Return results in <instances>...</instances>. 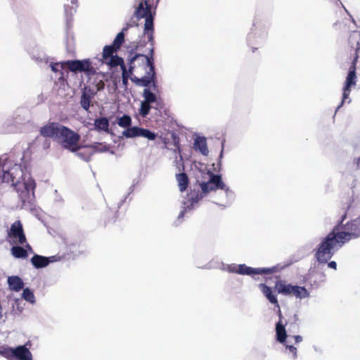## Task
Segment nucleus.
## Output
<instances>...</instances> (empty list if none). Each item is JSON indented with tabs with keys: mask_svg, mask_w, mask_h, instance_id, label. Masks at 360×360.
Wrapping results in <instances>:
<instances>
[{
	"mask_svg": "<svg viewBox=\"0 0 360 360\" xmlns=\"http://www.w3.org/2000/svg\"><path fill=\"white\" fill-rule=\"evenodd\" d=\"M97 86H98V87H97V90H98V91H100V90H101V89H103L104 88L105 84H104V82H103V81H101H101L98 82V85H97Z\"/></svg>",
	"mask_w": 360,
	"mask_h": 360,
	"instance_id": "obj_41",
	"label": "nucleus"
},
{
	"mask_svg": "<svg viewBox=\"0 0 360 360\" xmlns=\"http://www.w3.org/2000/svg\"><path fill=\"white\" fill-rule=\"evenodd\" d=\"M51 262H53V260L51 259L50 257H46L39 255H34L31 258L32 265L37 269L44 268L48 266Z\"/></svg>",
	"mask_w": 360,
	"mask_h": 360,
	"instance_id": "obj_18",
	"label": "nucleus"
},
{
	"mask_svg": "<svg viewBox=\"0 0 360 360\" xmlns=\"http://www.w3.org/2000/svg\"><path fill=\"white\" fill-rule=\"evenodd\" d=\"M129 74H131L129 71L127 70V68L122 70V84L127 87L128 84V79L129 77Z\"/></svg>",
	"mask_w": 360,
	"mask_h": 360,
	"instance_id": "obj_35",
	"label": "nucleus"
},
{
	"mask_svg": "<svg viewBox=\"0 0 360 360\" xmlns=\"http://www.w3.org/2000/svg\"><path fill=\"white\" fill-rule=\"evenodd\" d=\"M11 253L15 258H26L28 255L27 250L19 245L13 246Z\"/></svg>",
	"mask_w": 360,
	"mask_h": 360,
	"instance_id": "obj_25",
	"label": "nucleus"
},
{
	"mask_svg": "<svg viewBox=\"0 0 360 360\" xmlns=\"http://www.w3.org/2000/svg\"><path fill=\"white\" fill-rule=\"evenodd\" d=\"M143 96L144 97V101L150 104L155 102L157 100L156 95L150 91L148 89H145L143 90Z\"/></svg>",
	"mask_w": 360,
	"mask_h": 360,
	"instance_id": "obj_27",
	"label": "nucleus"
},
{
	"mask_svg": "<svg viewBox=\"0 0 360 360\" xmlns=\"http://www.w3.org/2000/svg\"><path fill=\"white\" fill-rule=\"evenodd\" d=\"M2 318V314H1V306H0V320Z\"/></svg>",
	"mask_w": 360,
	"mask_h": 360,
	"instance_id": "obj_45",
	"label": "nucleus"
},
{
	"mask_svg": "<svg viewBox=\"0 0 360 360\" xmlns=\"http://www.w3.org/2000/svg\"><path fill=\"white\" fill-rule=\"evenodd\" d=\"M134 58V56H132L130 59H129V72L130 73H132V72L134 71V70L137 67V66H143V68L146 70H148V67H146L144 66L142 63H141V60H132L133 58Z\"/></svg>",
	"mask_w": 360,
	"mask_h": 360,
	"instance_id": "obj_30",
	"label": "nucleus"
},
{
	"mask_svg": "<svg viewBox=\"0 0 360 360\" xmlns=\"http://www.w3.org/2000/svg\"><path fill=\"white\" fill-rule=\"evenodd\" d=\"M298 285H292L290 284H285L281 280L276 281L275 283V288L278 293L282 294L285 296H292L295 293V288Z\"/></svg>",
	"mask_w": 360,
	"mask_h": 360,
	"instance_id": "obj_15",
	"label": "nucleus"
},
{
	"mask_svg": "<svg viewBox=\"0 0 360 360\" xmlns=\"http://www.w3.org/2000/svg\"><path fill=\"white\" fill-rule=\"evenodd\" d=\"M65 65L71 72H84L88 75L95 73V70L92 67L89 59H85L82 60H68L65 63Z\"/></svg>",
	"mask_w": 360,
	"mask_h": 360,
	"instance_id": "obj_9",
	"label": "nucleus"
},
{
	"mask_svg": "<svg viewBox=\"0 0 360 360\" xmlns=\"http://www.w3.org/2000/svg\"><path fill=\"white\" fill-rule=\"evenodd\" d=\"M59 67L63 68V64L60 65L58 63H53L51 65V70L53 72H57L60 71Z\"/></svg>",
	"mask_w": 360,
	"mask_h": 360,
	"instance_id": "obj_37",
	"label": "nucleus"
},
{
	"mask_svg": "<svg viewBox=\"0 0 360 360\" xmlns=\"http://www.w3.org/2000/svg\"><path fill=\"white\" fill-rule=\"evenodd\" d=\"M148 1H140L136 8L134 15L138 18H145L144 34L147 36L150 46H154V17L151 12V6L148 4Z\"/></svg>",
	"mask_w": 360,
	"mask_h": 360,
	"instance_id": "obj_4",
	"label": "nucleus"
},
{
	"mask_svg": "<svg viewBox=\"0 0 360 360\" xmlns=\"http://www.w3.org/2000/svg\"><path fill=\"white\" fill-rule=\"evenodd\" d=\"M292 296H295L296 298L302 299L308 297L309 293L304 287L297 286V288H295V291Z\"/></svg>",
	"mask_w": 360,
	"mask_h": 360,
	"instance_id": "obj_29",
	"label": "nucleus"
},
{
	"mask_svg": "<svg viewBox=\"0 0 360 360\" xmlns=\"http://www.w3.org/2000/svg\"><path fill=\"white\" fill-rule=\"evenodd\" d=\"M7 237L11 239V244L24 245L27 243V238L20 221L17 220L11 224L10 229L8 231Z\"/></svg>",
	"mask_w": 360,
	"mask_h": 360,
	"instance_id": "obj_7",
	"label": "nucleus"
},
{
	"mask_svg": "<svg viewBox=\"0 0 360 360\" xmlns=\"http://www.w3.org/2000/svg\"><path fill=\"white\" fill-rule=\"evenodd\" d=\"M348 44L350 51H354L352 60H358L360 57V32L353 31L348 37Z\"/></svg>",
	"mask_w": 360,
	"mask_h": 360,
	"instance_id": "obj_11",
	"label": "nucleus"
},
{
	"mask_svg": "<svg viewBox=\"0 0 360 360\" xmlns=\"http://www.w3.org/2000/svg\"><path fill=\"white\" fill-rule=\"evenodd\" d=\"M8 283L11 290L18 292L24 287V283L22 279L17 276L8 277Z\"/></svg>",
	"mask_w": 360,
	"mask_h": 360,
	"instance_id": "obj_20",
	"label": "nucleus"
},
{
	"mask_svg": "<svg viewBox=\"0 0 360 360\" xmlns=\"http://www.w3.org/2000/svg\"><path fill=\"white\" fill-rule=\"evenodd\" d=\"M13 348L6 347L0 349V354L8 360H13Z\"/></svg>",
	"mask_w": 360,
	"mask_h": 360,
	"instance_id": "obj_34",
	"label": "nucleus"
},
{
	"mask_svg": "<svg viewBox=\"0 0 360 360\" xmlns=\"http://www.w3.org/2000/svg\"><path fill=\"white\" fill-rule=\"evenodd\" d=\"M91 98H92L91 95L89 94H87V92L86 91V89H85L84 91L82 94L81 101H80L81 105L84 110H89V108L90 107V103H91Z\"/></svg>",
	"mask_w": 360,
	"mask_h": 360,
	"instance_id": "obj_26",
	"label": "nucleus"
},
{
	"mask_svg": "<svg viewBox=\"0 0 360 360\" xmlns=\"http://www.w3.org/2000/svg\"><path fill=\"white\" fill-rule=\"evenodd\" d=\"M259 288L264 295L271 304H274L277 307H279V304L276 295L273 293L270 287L266 285L265 283H260L259 285Z\"/></svg>",
	"mask_w": 360,
	"mask_h": 360,
	"instance_id": "obj_17",
	"label": "nucleus"
},
{
	"mask_svg": "<svg viewBox=\"0 0 360 360\" xmlns=\"http://www.w3.org/2000/svg\"><path fill=\"white\" fill-rule=\"evenodd\" d=\"M356 63L357 60H352L350 67L349 68V72L346 77V80L345 82V86L343 87V93H342V100L341 105L345 101L347 98H348L350 92L351 87L356 85Z\"/></svg>",
	"mask_w": 360,
	"mask_h": 360,
	"instance_id": "obj_8",
	"label": "nucleus"
},
{
	"mask_svg": "<svg viewBox=\"0 0 360 360\" xmlns=\"http://www.w3.org/2000/svg\"><path fill=\"white\" fill-rule=\"evenodd\" d=\"M101 145V143H95L92 145L84 146V148L85 150L84 151H77V155L85 161H89L94 152L103 151V150H99L98 148V146ZM82 147V148H83V146Z\"/></svg>",
	"mask_w": 360,
	"mask_h": 360,
	"instance_id": "obj_16",
	"label": "nucleus"
},
{
	"mask_svg": "<svg viewBox=\"0 0 360 360\" xmlns=\"http://www.w3.org/2000/svg\"><path fill=\"white\" fill-rule=\"evenodd\" d=\"M109 60L107 62L105 61L110 67L111 68H115L117 66H120L121 70H123L127 68L124 60L122 58L118 56L117 55H115L110 58H108Z\"/></svg>",
	"mask_w": 360,
	"mask_h": 360,
	"instance_id": "obj_24",
	"label": "nucleus"
},
{
	"mask_svg": "<svg viewBox=\"0 0 360 360\" xmlns=\"http://www.w3.org/2000/svg\"><path fill=\"white\" fill-rule=\"evenodd\" d=\"M176 179L178 182V186L181 192L185 191L188 186L189 179L187 174L181 172L176 174Z\"/></svg>",
	"mask_w": 360,
	"mask_h": 360,
	"instance_id": "obj_23",
	"label": "nucleus"
},
{
	"mask_svg": "<svg viewBox=\"0 0 360 360\" xmlns=\"http://www.w3.org/2000/svg\"><path fill=\"white\" fill-rule=\"evenodd\" d=\"M285 325L286 323L283 324L281 322V320H280L276 326V339L281 343L285 342L287 338L286 331L285 329Z\"/></svg>",
	"mask_w": 360,
	"mask_h": 360,
	"instance_id": "obj_22",
	"label": "nucleus"
},
{
	"mask_svg": "<svg viewBox=\"0 0 360 360\" xmlns=\"http://www.w3.org/2000/svg\"><path fill=\"white\" fill-rule=\"evenodd\" d=\"M205 175L207 176L208 181H201L200 182V186L203 193H207L217 189H221L226 191L229 190V188L222 181L220 175L214 174L210 171H208L205 174Z\"/></svg>",
	"mask_w": 360,
	"mask_h": 360,
	"instance_id": "obj_5",
	"label": "nucleus"
},
{
	"mask_svg": "<svg viewBox=\"0 0 360 360\" xmlns=\"http://www.w3.org/2000/svg\"><path fill=\"white\" fill-rule=\"evenodd\" d=\"M139 49V45H136V50H138Z\"/></svg>",
	"mask_w": 360,
	"mask_h": 360,
	"instance_id": "obj_47",
	"label": "nucleus"
},
{
	"mask_svg": "<svg viewBox=\"0 0 360 360\" xmlns=\"http://www.w3.org/2000/svg\"><path fill=\"white\" fill-rule=\"evenodd\" d=\"M32 360V354L26 345H20L13 348V360Z\"/></svg>",
	"mask_w": 360,
	"mask_h": 360,
	"instance_id": "obj_13",
	"label": "nucleus"
},
{
	"mask_svg": "<svg viewBox=\"0 0 360 360\" xmlns=\"http://www.w3.org/2000/svg\"><path fill=\"white\" fill-rule=\"evenodd\" d=\"M150 109H151L150 104L143 101L141 103V108L139 109V114L143 117H146L149 114Z\"/></svg>",
	"mask_w": 360,
	"mask_h": 360,
	"instance_id": "obj_31",
	"label": "nucleus"
},
{
	"mask_svg": "<svg viewBox=\"0 0 360 360\" xmlns=\"http://www.w3.org/2000/svg\"><path fill=\"white\" fill-rule=\"evenodd\" d=\"M286 348L289 349L290 352L292 353L293 358L297 357V348L292 345H286Z\"/></svg>",
	"mask_w": 360,
	"mask_h": 360,
	"instance_id": "obj_36",
	"label": "nucleus"
},
{
	"mask_svg": "<svg viewBox=\"0 0 360 360\" xmlns=\"http://www.w3.org/2000/svg\"><path fill=\"white\" fill-rule=\"evenodd\" d=\"M171 136L173 141V144L175 147L174 151L177 152L181 155V148L179 136L174 132L172 134Z\"/></svg>",
	"mask_w": 360,
	"mask_h": 360,
	"instance_id": "obj_33",
	"label": "nucleus"
},
{
	"mask_svg": "<svg viewBox=\"0 0 360 360\" xmlns=\"http://www.w3.org/2000/svg\"><path fill=\"white\" fill-rule=\"evenodd\" d=\"M279 317H280V319H281V313L280 310H279Z\"/></svg>",
	"mask_w": 360,
	"mask_h": 360,
	"instance_id": "obj_46",
	"label": "nucleus"
},
{
	"mask_svg": "<svg viewBox=\"0 0 360 360\" xmlns=\"http://www.w3.org/2000/svg\"><path fill=\"white\" fill-rule=\"evenodd\" d=\"M360 158L356 160V167H359Z\"/></svg>",
	"mask_w": 360,
	"mask_h": 360,
	"instance_id": "obj_43",
	"label": "nucleus"
},
{
	"mask_svg": "<svg viewBox=\"0 0 360 360\" xmlns=\"http://www.w3.org/2000/svg\"><path fill=\"white\" fill-rule=\"evenodd\" d=\"M117 124L124 128H128L131 124V118L128 115H124L117 120Z\"/></svg>",
	"mask_w": 360,
	"mask_h": 360,
	"instance_id": "obj_28",
	"label": "nucleus"
},
{
	"mask_svg": "<svg viewBox=\"0 0 360 360\" xmlns=\"http://www.w3.org/2000/svg\"><path fill=\"white\" fill-rule=\"evenodd\" d=\"M39 133L45 138L53 139L63 148L72 153H76L82 148L79 144L80 135L58 122L46 124L40 128Z\"/></svg>",
	"mask_w": 360,
	"mask_h": 360,
	"instance_id": "obj_2",
	"label": "nucleus"
},
{
	"mask_svg": "<svg viewBox=\"0 0 360 360\" xmlns=\"http://www.w3.org/2000/svg\"><path fill=\"white\" fill-rule=\"evenodd\" d=\"M346 217L347 214L345 213L340 222L321 240L316 248L314 257L319 263H327L345 243L360 237V216L342 224Z\"/></svg>",
	"mask_w": 360,
	"mask_h": 360,
	"instance_id": "obj_1",
	"label": "nucleus"
},
{
	"mask_svg": "<svg viewBox=\"0 0 360 360\" xmlns=\"http://www.w3.org/2000/svg\"><path fill=\"white\" fill-rule=\"evenodd\" d=\"M22 297L25 300H27L31 303H34L35 302V297H34L33 292L27 288L24 289V290L22 292Z\"/></svg>",
	"mask_w": 360,
	"mask_h": 360,
	"instance_id": "obj_32",
	"label": "nucleus"
},
{
	"mask_svg": "<svg viewBox=\"0 0 360 360\" xmlns=\"http://www.w3.org/2000/svg\"><path fill=\"white\" fill-rule=\"evenodd\" d=\"M328 267L333 269L335 270L337 269V264L334 261L330 262L328 263Z\"/></svg>",
	"mask_w": 360,
	"mask_h": 360,
	"instance_id": "obj_39",
	"label": "nucleus"
},
{
	"mask_svg": "<svg viewBox=\"0 0 360 360\" xmlns=\"http://www.w3.org/2000/svg\"><path fill=\"white\" fill-rule=\"evenodd\" d=\"M132 25L127 24L120 32H119L113 40L112 44L106 45L103 47L102 57L104 61H106L110 57L115 56L117 51L120 49L121 46L124 41V32Z\"/></svg>",
	"mask_w": 360,
	"mask_h": 360,
	"instance_id": "obj_6",
	"label": "nucleus"
},
{
	"mask_svg": "<svg viewBox=\"0 0 360 360\" xmlns=\"http://www.w3.org/2000/svg\"><path fill=\"white\" fill-rule=\"evenodd\" d=\"M238 265H230L228 267L229 271L231 273H236L238 274V269H237Z\"/></svg>",
	"mask_w": 360,
	"mask_h": 360,
	"instance_id": "obj_38",
	"label": "nucleus"
},
{
	"mask_svg": "<svg viewBox=\"0 0 360 360\" xmlns=\"http://www.w3.org/2000/svg\"><path fill=\"white\" fill-rule=\"evenodd\" d=\"M122 135L126 138H134L137 136H142L148 140H155L157 135L147 129L141 128L139 127H129L122 132Z\"/></svg>",
	"mask_w": 360,
	"mask_h": 360,
	"instance_id": "obj_10",
	"label": "nucleus"
},
{
	"mask_svg": "<svg viewBox=\"0 0 360 360\" xmlns=\"http://www.w3.org/2000/svg\"><path fill=\"white\" fill-rule=\"evenodd\" d=\"M293 338L295 339V343L296 344L302 342V338L300 335H295Z\"/></svg>",
	"mask_w": 360,
	"mask_h": 360,
	"instance_id": "obj_42",
	"label": "nucleus"
},
{
	"mask_svg": "<svg viewBox=\"0 0 360 360\" xmlns=\"http://www.w3.org/2000/svg\"><path fill=\"white\" fill-rule=\"evenodd\" d=\"M184 215V212L182 211V212H180L179 217H183Z\"/></svg>",
	"mask_w": 360,
	"mask_h": 360,
	"instance_id": "obj_44",
	"label": "nucleus"
},
{
	"mask_svg": "<svg viewBox=\"0 0 360 360\" xmlns=\"http://www.w3.org/2000/svg\"><path fill=\"white\" fill-rule=\"evenodd\" d=\"M237 269H238V274L241 275L265 274L271 272L270 269H254L248 266L245 264H239L238 265Z\"/></svg>",
	"mask_w": 360,
	"mask_h": 360,
	"instance_id": "obj_14",
	"label": "nucleus"
},
{
	"mask_svg": "<svg viewBox=\"0 0 360 360\" xmlns=\"http://www.w3.org/2000/svg\"><path fill=\"white\" fill-rule=\"evenodd\" d=\"M193 148L203 155H208L209 150L207 146V141L204 137H198L195 139Z\"/></svg>",
	"mask_w": 360,
	"mask_h": 360,
	"instance_id": "obj_19",
	"label": "nucleus"
},
{
	"mask_svg": "<svg viewBox=\"0 0 360 360\" xmlns=\"http://www.w3.org/2000/svg\"><path fill=\"white\" fill-rule=\"evenodd\" d=\"M24 188L27 190V191H29V188L30 186H32V188H34V183H33V186L31 184H28L27 183H23Z\"/></svg>",
	"mask_w": 360,
	"mask_h": 360,
	"instance_id": "obj_40",
	"label": "nucleus"
},
{
	"mask_svg": "<svg viewBox=\"0 0 360 360\" xmlns=\"http://www.w3.org/2000/svg\"><path fill=\"white\" fill-rule=\"evenodd\" d=\"M94 129L97 131H103L109 133V120L106 117L96 118L94 120Z\"/></svg>",
	"mask_w": 360,
	"mask_h": 360,
	"instance_id": "obj_21",
	"label": "nucleus"
},
{
	"mask_svg": "<svg viewBox=\"0 0 360 360\" xmlns=\"http://www.w3.org/2000/svg\"><path fill=\"white\" fill-rule=\"evenodd\" d=\"M141 60V63L148 68L146 70V75L141 78L136 76L131 77L130 79L138 86L147 87L151 82H154L155 79V63H154V46H150L149 54L144 55L142 53H136L134 55V60Z\"/></svg>",
	"mask_w": 360,
	"mask_h": 360,
	"instance_id": "obj_3",
	"label": "nucleus"
},
{
	"mask_svg": "<svg viewBox=\"0 0 360 360\" xmlns=\"http://www.w3.org/2000/svg\"><path fill=\"white\" fill-rule=\"evenodd\" d=\"M22 170L20 167H13L11 170L4 172L3 179L5 181L11 182L13 186H17L20 184L19 178L22 176Z\"/></svg>",
	"mask_w": 360,
	"mask_h": 360,
	"instance_id": "obj_12",
	"label": "nucleus"
}]
</instances>
